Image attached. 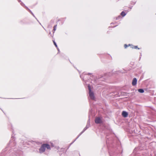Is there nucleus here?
Here are the masks:
<instances>
[{"mask_svg": "<svg viewBox=\"0 0 156 156\" xmlns=\"http://www.w3.org/2000/svg\"><path fill=\"white\" fill-rule=\"evenodd\" d=\"M46 148H47L48 150H50V147L49 145L46 144H43L39 149L40 153H41L44 152Z\"/></svg>", "mask_w": 156, "mask_h": 156, "instance_id": "f257e3e1", "label": "nucleus"}, {"mask_svg": "<svg viewBox=\"0 0 156 156\" xmlns=\"http://www.w3.org/2000/svg\"><path fill=\"white\" fill-rule=\"evenodd\" d=\"M88 87L89 90V96L91 99L94 100L95 98L94 94L93 92L91 91L90 86L88 85Z\"/></svg>", "mask_w": 156, "mask_h": 156, "instance_id": "f03ea898", "label": "nucleus"}, {"mask_svg": "<svg viewBox=\"0 0 156 156\" xmlns=\"http://www.w3.org/2000/svg\"><path fill=\"white\" fill-rule=\"evenodd\" d=\"M95 122L96 123H100L102 122V121L100 118L98 117L96 118Z\"/></svg>", "mask_w": 156, "mask_h": 156, "instance_id": "7ed1b4c3", "label": "nucleus"}, {"mask_svg": "<svg viewBox=\"0 0 156 156\" xmlns=\"http://www.w3.org/2000/svg\"><path fill=\"white\" fill-rule=\"evenodd\" d=\"M137 80L136 78H134L132 82V84L133 86L136 85L137 83Z\"/></svg>", "mask_w": 156, "mask_h": 156, "instance_id": "20e7f679", "label": "nucleus"}, {"mask_svg": "<svg viewBox=\"0 0 156 156\" xmlns=\"http://www.w3.org/2000/svg\"><path fill=\"white\" fill-rule=\"evenodd\" d=\"M122 115L124 117H126L127 116L128 114L126 112L123 111L122 113Z\"/></svg>", "mask_w": 156, "mask_h": 156, "instance_id": "39448f33", "label": "nucleus"}, {"mask_svg": "<svg viewBox=\"0 0 156 156\" xmlns=\"http://www.w3.org/2000/svg\"><path fill=\"white\" fill-rule=\"evenodd\" d=\"M138 91L139 92L141 93H143L144 92V90L143 89H139L138 90Z\"/></svg>", "mask_w": 156, "mask_h": 156, "instance_id": "423d86ee", "label": "nucleus"}, {"mask_svg": "<svg viewBox=\"0 0 156 156\" xmlns=\"http://www.w3.org/2000/svg\"><path fill=\"white\" fill-rule=\"evenodd\" d=\"M121 14L122 16H125L126 15V13H125V12H122L121 13Z\"/></svg>", "mask_w": 156, "mask_h": 156, "instance_id": "0eeeda50", "label": "nucleus"}, {"mask_svg": "<svg viewBox=\"0 0 156 156\" xmlns=\"http://www.w3.org/2000/svg\"><path fill=\"white\" fill-rule=\"evenodd\" d=\"M27 9L32 14V15L34 16V14L33 13L31 12V11L27 7H26Z\"/></svg>", "mask_w": 156, "mask_h": 156, "instance_id": "6e6552de", "label": "nucleus"}, {"mask_svg": "<svg viewBox=\"0 0 156 156\" xmlns=\"http://www.w3.org/2000/svg\"><path fill=\"white\" fill-rule=\"evenodd\" d=\"M88 128V127H87V126H86V127L84 128V130H83V131L82 132H81V133L80 134V135H79V136L85 130H86L87 128Z\"/></svg>", "mask_w": 156, "mask_h": 156, "instance_id": "1a4fd4ad", "label": "nucleus"}, {"mask_svg": "<svg viewBox=\"0 0 156 156\" xmlns=\"http://www.w3.org/2000/svg\"><path fill=\"white\" fill-rule=\"evenodd\" d=\"M57 25L54 26V27L53 30L55 31L56 29Z\"/></svg>", "mask_w": 156, "mask_h": 156, "instance_id": "9d476101", "label": "nucleus"}, {"mask_svg": "<svg viewBox=\"0 0 156 156\" xmlns=\"http://www.w3.org/2000/svg\"><path fill=\"white\" fill-rule=\"evenodd\" d=\"M53 41V43H54V44L55 45L56 47L57 48V45L56 44V43L55 42V41Z\"/></svg>", "mask_w": 156, "mask_h": 156, "instance_id": "9b49d317", "label": "nucleus"}, {"mask_svg": "<svg viewBox=\"0 0 156 156\" xmlns=\"http://www.w3.org/2000/svg\"><path fill=\"white\" fill-rule=\"evenodd\" d=\"M137 46H134V48H138V49H139V48H137Z\"/></svg>", "mask_w": 156, "mask_h": 156, "instance_id": "f8f14e48", "label": "nucleus"}, {"mask_svg": "<svg viewBox=\"0 0 156 156\" xmlns=\"http://www.w3.org/2000/svg\"><path fill=\"white\" fill-rule=\"evenodd\" d=\"M127 47V45L126 44H125L124 47H125V48H126Z\"/></svg>", "mask_w": 156, "mask_h": 156, "instance_id": "ddd939ff", "label": "nucleus"}]
</instances>
